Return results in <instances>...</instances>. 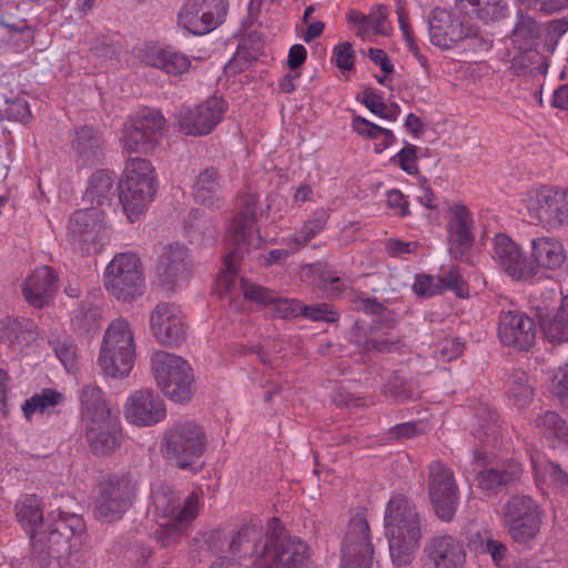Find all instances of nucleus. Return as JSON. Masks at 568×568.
<instances>
[{
    "mask_svg": "<svg viewBox=\"0 0 568 568\" xmlns=\"http://www.w3.org/2000/svg\"><path fill=\"white\" fill-rule=\"evenodd\" d=\"M16 516L31 538V562L33 568H82L85 554L72 549V539L85 530L81 516L59 511L49 514L43 521L41 500L29 495L16 505Z\"/></svg>",
    "mask_w": 568,
    "mask_h": 568,
    "instance_id": "1",
    "label": "nucleus"
},
{
    "mask_svg": "<svg viewBox=\"0 0 568 568\" xmlns=\"http://www.w3.org/2000/svg\"><path fill=\"white\" fill-rule=\"evenodd\" d=\"M384 526L393 564L409 565L422 538L420 517L413 501L403 494L393 496L386 506Z\"/></svg>",
    "mask_w": 568,
    "mask_h": 568,
    "instance_id": "2",
    "label": "nucleus"
},
{
    "mask_svg": "<svg viewBox=\"0 0 568 568\" xmlns=\"http://www.w3.org/2000/svg\"><path fill=\"white\" fill-rule=\"evenodd\" d=\"M258 196L254 193H246L241 196L240 212L234 216L229 227L226 237L227 254L224 257V270L219 281L225 282L229 290V277L237 272L239 263L250 250L258 248L264 240L255 230L257 221Z\"/></svg>",
    "mask_w": 568,
    "mask_h": 568,
    "instance_id": "3",
    "label": "nucleus"
},
{
    "mask_svg": "<svg viewBox=\"0 0 568 568\" xmlns=\"http://www.w3.org/2000/svg\"><path fill=\"white\" fill-rule=\"evenodd\" d=\"M207 436L204 428L190 420L179 422L169 427L161 440V452L166 459L172 460L180 469L197 474L202 465L195 462L204 454Z\"/></svg>",
    "mask_w": 568,
    "mask_h": 568,
    "instance_id": "4",
    "label": "nucleus"
},
{
    "mask_svg": "<svg viewBox=\"0 0 568 568\" xmlns=\"http://www.w3.org/2000/svg\"><path fill=\"white\" fill-rule=\"evenodd\" d=\"M156 192L153 166L146 159L133 158L118 182V197L123 212L132 223L144 213Z\"/></svg>",
    "mask_w": 568,
    "mask_h": 568,
    "instance_id": "5",
    "label": "nucleus"
},
{
    "mask_svg": "<svg viewBox=\"0 0 568 568\" xmlns=\"http://www.w3.org/2000/svg\"><path fill=\"white\" fill-rule=\"evenodd\" d=\"M308 546L298 537L288 536L277 518L268 521L263 552L251 568H307Z\"/></svg>",
    "mask_w": 568,
    "mask_h": 568,
    "instance_id": "6",
    "label": "nucleus"
},
{
    "mask_svg": "<svg viewBox=\"0 0 568 568\" xmlns=\"http://www.w3.org/2000/svg\"><path fill=\"white\" fill-rule=\"evenodd\" d=\"M135 345L128 321L116 318L105 331L98 364L108 376L122 378L134 365Z\"/></svg>",
    "mask_w": 568,
    "mask_h": 568,
    "instance_id": "7",
    "label": "nucleus"
},
{
    "mask_svg": "<svg viewBox=\"0 0 568 568\" xmlns=\"http://www.w3.org/2000/svg\"><path fill=\"white\" fill-rule=\"evenodd\" d=\"M151 368L156 385L171 400L185 403L193 395L192 367L175 354L158 351L151 357Z\"/></svg>",
    "mask_w": 568,
    "mask_h": 568,
    "instance_id": "8",
    "label": "nucleus"
},
{
    "mask_svg": "<svg viewBox=\"0 0 568 568\" xmlns=\"http://www.w3.org/2000/svg\"><path fill=\"white\" fill-rule=\"evenodd\" d=\"M138 483L131 474H111L99 484L94 516L102 523H114L132 507Z\"/></svg>",
    "mask_w": 568,
    "mask_h": 568,
    "instance_id": "9",
    "label": "nucleus"
},
{
    "mask_svg": "<svg viewBox=\"0 0 568 568\" xmlns=\"http://www.w3.org/2000/svg\"><path fill=\"white\" fill-rule=\"evenodd\" d=\"M504 526L510 539L528 545L540 531L542 509L527 495H513L501 508Z\"/></svg>",
    "mask_w": 568,
    "mask_h": 568,
    "instance_id": "10",
    "label": "nucleus"
},
{
    "mask_svg": "<svg viewBox=\"0 0 568 568\" xmlns=\"http://www.w3.org/2000/svg\"><path fill=\"white\" fill-rule=\"evenodd\" d=\"M528 216L548 231L568 226V189L541 186L523 199Z\"/></svg>",
    "mask_w": 568,
    "mask_h": 568,
    "instance_id": "11",
    "label": "nucleus"
},
{
    "mask_svg": "<svg viewBox=\"0 0 568 568\" xmlns=\"http://www.w3.org/2000/svg\"><path fill=\"white\" fill-rule=\"evenodd\" d=\"M165 130V119L155 109H143L129 116L121 142L128 153L148 154L155 150Z\"/></svg>",
    "mask_w": 568,
    "mask_h": 568,
    "instance_id": "12",
    "label": "nucleus"
},
{
    "mask_svg": "<svg viewBox=\"0 0 568 568\" xmlns=\"http://www.w3.org/2000/svg\"><path fill=\"white\" fill-rule=\"evenodd\" d=\"M106 291L119 301L129 302L143 294L144 277L140 258L133 253H119L104 272Z\"/></svg>",
    "mask_w": 568,
    "mask_h": 568,
    "instance_id": "13",
    "label": "nucleus"
},
{
    "mask_svg": "<svg viewBox=\"0 0 568 568\" xmlns=\"http://www.w3.org/2000/svg\"><path fill=\"white\" fill-rule=\"evenodd\" d=\"M427 486L434 514L442 521L450 523L459 504V488L453 469L439 460H433L428 465Z\"/></svg>",
    "mask_w": 568,
    "mask_h": 568,
    "instance_id": "14",
    "label": "nucleus"
},
{
    "mask_svg": "<svg viewBox=\"0 0 568 568\" xmlns=\"http://www.w3.org/2000/svg\"><path fill=\"white\" fill-rule=\"evenodd\" d=\"M72 244L82 253H99L108 241L104 210L88 207L75 211L69 221Z\"/></svg>",
    "mask_w": 568,
    "mask_h": 568,
    "instance_id": "15",
    "label": "nucleus"
},
{
    "mask_svg": "<svg viewBox=\"0 0 568 568\" xmlns=\"http://www.w3.org/2000/svg\"><path fill=\"white\" fill-rule=\"evenodd\" d=\"M229 10L227 0H186L178 13V26L201 37L221 26Z\"/></svg>",
    "mask_w": 568,
    "mask_h": 568,
    "instance_id": "16",
    "label": "nucleus"
},
{
    "mask_svg": "<svg viewBox=\"0 0 568 568\" xmlns=\"http://www.w3.org/2000/svg\"><path fill=\"white\" fill-rule=\"evenodd\" d=\"M341 551V568L372 567L374 547L369 525L364 516L357 514L349 520Z\"/></svg>",
    "mask_w": 568,
    "mask_h": 568,
    "instance_id": "17",
    "label": "nucleus"
},
{
    "mask_svg": "<svg viewBox=\"0 0 568 568\" xmlns=\"http://www.w3.org/2000/svg\"><path fill=\"white\" fill-rule=\"evenodd\" d=\"M493 258L498 268L515 282H528L535 277L531 258L505 233L493 240Z\"/></svg>",
    "mask_w": 568,
    "mask_h": 568,
    "instance_id": "18",
    "label": "nucleus"
},
{
    "mask_svg": "<svg viewBox=\"0 0 568 568\" xmlns=\"http://www.w3.org/2000/svg\"><path fill=\"white\" fill-rule=\"evenodd\" d=\"M226 108L222 98L213 95L193 108L183 109L179 116L180 131L191 136L207 135L221 122Z\"/></svg>",
    "mask_w": 568,
    "mask_h": 568,
    "instance_id": "19",
    "label": "nucleus"
},
{
    "mask_svg": "<svg viewBox=\"0 0 568 568\" xmlns=\"http://www.w3.org/2000/svg\"><path fill=\"white\" fill-rule=\"evenodd\" d=\"M448 213L450 214V219L447 222L449 254L455 260L469 262V252L475 241L471 231V212L464 204L453 203Z\"/></svg>",
    "mask_w": 568,
    "mask_h": 568,
    "instance_id": "20",
    "label": "nucleus"
},
{
    "mask_svg": "<svg viewBox=\"0 0 568 568\" xmlns=\"http://www.w3.org/2000/svg\"><path fill=\"white\" fill-rule=\"evenodd\" d=\"M535 321L519 311L503 312L499 316L498 336L504 345L528 351L536 339Z\"/></svg>",
    "mask_w": 568,
    "mask_h": 568,
    "instance_id": "21",
    "label": "nucleus"
},
{
    "mask_svg": "<svg viewBox=\"0 0 568 568\" xmlns=\"http://www.w3.org/2000/svg\"><path fill=\"white\" fill-rule=\"evenodd\" d=\"M134 54L142 63L172 75H181L191 67V60L185 53L169 45L145 42L134 48Z\"/></svg>",
    "mask_w": 568,
    "mask_h": 568,
    "instance_id": "22",
    "label": "nucleus"
},
{
    "mask_svg": "<svg viewBox=\"0 0 568 568\" xmlns=\"http://www.w3.org/2000/svg\"><path fill=\"white\" fill-rule=\"evenodd\" d=\"M126 419L138 426H152L166 416L164 400L152 389L134 392L125 403Z\"/></svg>",
    "mask_w": 568,
    "mask_h": 568,
    "instance_id": "23",
    "label": "nucleus"
},
{
    "mask_svg": "<svg viewBox=\"0 0 568 568\" xmlns=\"http://www.w3.org/2000/svg\"><path fill=\"white\" fill-rule=\"evenodd\" d=\"M150 323L153 335L163 345L176 346L185 338L186 326L181 313L166 303L155 306Z\"/></svg>",
    "mask_w": 568,
    "mask_h": 568,
    "instance_id": "24",
    "label": "nucleus"
},
{
    "mask_svg": "<svg viewBox=\"0 0 568 568\" xmlns=\"http://www.w3.org/2000/svg\"><path fill=\"white\" fill-rule=\"evenodd\" d=\"M430 42L440 49H452L466 37L465 26L447 10L435 8L427 17Z\"/></svg>",
    "mask_w": 568,
    "mask_h": 568,
    "instance_id": "25",
    "label": "nucleus"
},
{
    "mask_svg": "<svg viewBox=\"0 0 568 568\" xmlns=\"http://www.w3.org/2000/svg\"><path fill=\"white\" fill-rule=\"evenodd\" d=\"M524 473L520 462L508 458L493 467H484L478 470V487L487 495H497L508 487L517 484Z\"/></svg>",
    "mask_w": 568,
    "mask_h": 568,
    "instance_id": "26",
    "label": "nucleus"
},
{
    "mask_svg": "<svg viewBox=\"0 0 568 568\" xmlns=\"http://www.w3.org/2000/svg\"><path fill=\"white\" fill-rule=\"evenodd\" d=\"M197 504L199 496L193 491L184 499L183 507L174 518L159 525L154 531V538L162 547H170L182 540L189 524L197 516Z\"/></svg>",
    "mask_w": 568,
    "mask_h": 568,
    "instance_id": "27",
    "label": "nucleus"
},
{
    "mask_svg": "<svg viewBox=\"0 0 568 568\" xmlns=\"http://www.w3.org/2000/svg\"><path fill=\"white\" fill-rule=\"evenodd\" d=\"M266 532L258 525H244L229 542V552L235 558L243 559L242 568H251L257 564L263 552Z\"/></svg>",
    "mask_w": 568,
    "mask_h": 568,
    "instance_id": "28",
    "label": "nucleus"
},
{
    "mask_svg": "<svg viewBox=\"0 0 568 568\" xmlns=\"http://www.w3.org/2000/svg\"><path fill=\"white\" fill-rule=\"evenodd\" d=\"M424 552L434 568H462L466 561L463 544L450 535L430 538Z\"/></svg>",
    "mask_w": 568,
    "mask_h": 568,
    "instance_id": "29",
    "label": "nucleus"
},
{
    "mask_svg": "<svg viewBox=\"0 0 568 568\" xmlns=\"http://www.w3.org/2000/svg\"><path fill=\"white\" fill-rule=\"evenodd\" d=\"M90 448L97 456H109L121 445V426L111 417L92 420L85 432Z\"/></svg>",
    "mask_w": 568,
    "mask_h": 568,
    "instance_id": "30",
    "label": "nucleus"
},
{
    "mask_svg": "<svg viewBox=\"0 0 568 568\" xmlns=\"http://www.w3.org/2000/svg\"><path fill=\"white\" fill-rule=\"evenodd\" d=\"M58 277L50 266H41L30 274L22 286V293L27 302L42 308L53 298L58 291Z\"/></svg>",
    "mask_w": 568,
    "mask_h": 568,
    "instance_id": "31",
    "label": "nucleus"
},
{
    "mask_svg": "<svg viewBox=\"0 0 568 568\" xmlns=\"http://www.w3.org/2000/svg\"><path fill=\"white\" fill-rule=\"evenodd\" d=\"M187 248L180 243L169 244L160 257L158 275L162 283L173 285L192 272Z\"/></svg>",
    "mask_w": 568,
    "mask_h": 568,
    "instance_id": "32",
    "label": "nucleus"
},
{
    "mask_svg": "<svg viewBox=\"0 0 568 568\" xmlns=\"http://www.w3.org/2000/svg\"><path fill=\"white\" fill-rule=\"evenodd\" d=\"M241 290L245 298L268 306L270 310L281 318L300 316L301 302L298 300L282 298L276 292L245 280L241 281Z\"/></svg>",
    "mask_w": 568,
    "mask_h": 568,
    "instance_id": "33",
    "label": "nucleus"
},
{
    "mask_svg": "<svg viewBox=\"0 0 568 568\" xmlns=\"http://www.w3.org/2000/svg\"><path fill=\"white\" fill-rule=\"evenodd\" d=\"M531 262L535 268V276L539 268L550 271L559 270L567 260V252L558 239L540 236L531 241Z\"/></svg>",
    "mask_w": 568,
    "mask_h": 568,
    "instance_id": "34",
    "label": "nucleus"
},
{
    "mask_svg": "<svg viewBox=\"0 0 568 568\" xmlns=\"http://www.w3.org/2000/svg\"><path fill=\"white\" fill-rule=\"evenodd\" d=\"M118 193L116 174L110 170H98L91 174L83 201L94 209L111 206Z\"/></svg>",
    "mask_w": 568,
    "mask_h": 568,
    "instance_id": "35",
    "label": "nucleus"
},
{
    "mask_svg": "<svg viewBox=\"0 0 568 568\" xmlns=\"http://www.w3.org/2000/svg\"><path fill=\"white\" fill-rule=\"evenodd\" d=\"M471 434L483 443H494L501 429L497 412L487 403L479 402L471 407Z\"/></svg>",
    "mask_w": 568,
    "mask_h": 568,
    "instance_id": "36",
    "label": "nucleus"
},
{
    "mask_svg": "<svg viewBox=\"0 0 568 568\" xmlns=\"http://www.w3.org/2000/svg\"><path fill=\"white\" fill-rule=\"evenodd\" d=\"M536 433L554 447H568V424L556 412L539 414L532 422Z\"/></svg>",
    "mask_w": 568,
    "mask_h": 568,
    "instance_id": "37",
    "label": "nucleus"
},
{
    "mask_svg": "<svg viewBox=\"0 0 568 568\" xmlns=\"http://www.w3.org/2000/svg\"><path fill=\"white\" fill-rule=\"evenodd\" d=\"M539 326L548 343L552 345L568 343V294L564 296L555 314L539 318Z\"/></svg>",
    "mask_w": 568,
    "mask_h": 568,
    "instance_id": "38",
    "label": "nucleus"
},
{
    "mask_svg": "<svg viewBox=\"0 0 568 568\" xmlns=\"http://www.w3.org/2000/svg\"><path fill=\"white\" fill-rule=\"evenodd\" d=\"M221 190L222 176L215 168H205L200 172L194 184V196L197 202L211 209L220 207Z\"/></svg>",
    "mask_w": 568,
    "mask_h": 568,
    "instance_id": "39",
    "label": "nucleus"
},
{
    "mask_svg": "<svg viewBox=\"0 0 568 568\" xmlns=\"http://www.w3.org/2000/svg\"><path fill=\"white\" fill-rule=\"evenodd\" d=\"M184 230L190 241L199 245L213 242L216 237V225L213 219L200 209L189 212Z\"/></svg>",
    "mask_w": 568,
    "mask_h": 568,
    "instance_id": "40",
    "label": "nucleus"
},
{
    "mask_svg": "<svg viewBox=\"0 0 568 568\" xmlns=\"http://www.w3.org/2000/svg\"><path fill=\"white\" fill-rule=\"evenodd\" d=\"M79 400L83 409V416L90 422L110 417V409L103 392L95 383L83 385Z\"/></svg>",
    "mask_w": 568,
    "mask_h": 568,
    "instance_id": "41",
    "label": "nucleus"
},
{
    "mask_svg": "<svg viewBox=\"0 0 568 568\" xmlns=\"http://www.w3.org/2000/svg\"><path fill=\"white\" fill-rule=\"evenodd\" d=\"M464 9L485 23L497 22L508 17V4L504 0H460Z\"/></svg>",
    "mask_w": 568,
    "mask_h": 568,
    "instance_id": "42",
    "label": "nucleus"
},
{
    "mask_svg": "<svg viewBox=\"0 0 568 568\" xmlns=\"http://www.w3.org/2000/svg\"><path fill=\"white\" fill-rule=\"evenodd\" d=\"M73 149L84 162H95L101 154V136L91 126L83 125L75 130Z\"/></svg>",
    "mask_w": 568,
    "mask_h": 568,
    "instance_id": "43",
    "label": "nucleus"
},
{
    "mask_svg": "<svg viewBox=\"0 0 568 568\" xmlns=\"http://www.w3.org/2000/svg\"><path fill=\"white\" fill-rule=\"evenodd\" d=\"M65 400V396L54 388H42L39 393L33 394L24 400L22 410L27 419H31L32 415L39 413L44 414L50 408H54Z\"/></svg>",
    "mask_w": 568,
    "mask_h": 568,
    "instance_id": "44",
    "label": "nucleus"
},
{
    "mask_svg": "<svg viewBox=\"0 0 568 568\" xmlns=\"http://www.w3.org/2000/svg\"><path fill=\"white\" fill-rule=\"evenodd\" d=\"M542 34V27L535 18L519 10L516 17V23L513 29V40L520 45L530 47Z\"/></svg>",
    "mask_w": 568,
    "mask_h": 568,
    "instance_id": "45",
    "label": "nucleus"
},
{
    "mask_svg": "<svg viewBox=\"0 0 568 568\" xmlns=\"http://www.w3.org/2000/svg\"><path fill=\"white\" fill-rule=\"evenodd\" d=\"M72 325L79 335H93L100 329L101 315L90 302H83L74 311Z\"/></svg>",
    "mask_w": 568,
    "mask_h": 568,
    "instance_id": "46",
    "label": "nucleus"
},
{
    "mask_svg": "<svg viewBox=\"0 0 568 568\" xmlns=\"http://www.w3.org/2000/svg\"><path fill=\"white\" fill-rule=\"evenodd\" d=\"M224 531L220 528L197 532L191 541V551L200 556H211L223 549Z\"/></svg>",
    "mask_w": 568,
    "mask_h": 568,
    "instance_id": "47",
    "label": "nucleus"
},
{
    "mask_svg": "<svg viewBox=\"0 0 568 568\" xmlns=\"http://www.w3.org/2000/svg\"><path fill=\"white\" fill-rule=\"evenodd\" d=\"M508 395L517 407H525L532 400V387L523 371H515L508 378Z\"/></svg>",
    "mask_w": 568,
    "mask_h": 568,
    "instance_id": "48",
    "label": "nucleus"
},
{
    "mask_svg": "<svg viewBox=\"0 0 568 568\" xmlns=\"http://www.w3.org/2000/svg\"><path fill=\"white\" fill-rule=\"evenodd\" d=\"M510 68L517 75H528L534 72H544V57L527 45L511 59Z\"/></svg>",
    "mask_w": 568,
    "mask_h": 568,
    "instance_id": "49",
    "label": "nucleus"
},
{
    "mask_svg": "<svg viewBox=\"0 0 568 568\" xmlns=\"http://www.w3.org/2000/svg\"><path fill=\"white\" fill-rule=\"evenodd\" d=\"M395 7H396V14L398 17L399 29L403 33L404 40L407 43L409 52H412V54L416 58V60L420 63V65L426 68L428 60L424 54H422L420 49L415 41L414 34H413V29L408 21V13L406 11V1L405 0H396Z\"/></svg>",
    "mask_w": 568,
    "mask_h": 568,
    "instance_id": "50",
    "label": "nucleus"
},
{
    "mask_svg": "<svg viewBox=\"0 0 568 568\" xmlns=\"http://www.w3.org/2000/svg\"><path fill=\"white\" fill-rule=\"evenodd\" d=\"M362 103L374 114L382 119L396 121L400 114V106L397 103L387 105L383 98L371 88L364 90Z\"/></svg>",
    "mask_w": 568,
    "mask_h": 568,
    "instance_id": "51",
    "label": "nucleus"
},
{
    "mask_svg": "<svg viewBox=\"0 0 568 568\" xmlns=\"http://www.w3.org/2000/svg\"><path fill=\"white\" fill-rule=\"evenodd\" d=\"M329 213L325 209H318L312 213L310 219L304 223L300 231V236L296 239L303 245L310 242L316 234H318L326 225Z\"/></svg>",
    "mask_w": 568,
    "mask_h": 568,
    "instance_id": "52",
    "label": "nucleus"
},
{
    "mask_svg": "<svg viewBox=\"0 0 568 568\" xmlns=\"http://www.w3.org/2000/svg\"><path fill=\"white\" fill-rule=\"evenodd\" d=\"M0 26L10 33H19L27 44L34 42V29L28 23L27 19L14 17L12 13L4 12L0 16Z\"/></svg>",
    "mask_w": 568,
    "mask_h": 568,
    "instance_id": "53",
    "label": "nucleus"
},
{
    "mask_svg": "<svg viewBox=\"0 0 568 568\" xmlns=\"http://www.w3.org/2000/svg\"><path fill=\"white\" fill-rule=\"evenodd\" d=\"M300 315L313 322H336L338 313L326 303L304 305L301 303Z\"/></svg>",
    "mask_w": 568,
    "mask_h": 568,
    "instance_id": "54",
    "label": "nucleus"
},
{
    "mask_svg": "<svg viewBox=\"0 0 568 568\" xmlns=\"http://www.w3.org/2000/svg\"><path fill=\"white\" fill-rule=\"evenodd\" d=\"M53 346V351L60 362L63 364L68 372H72L77 368L78 356L75 345L68 338H58L50 342Z\"/></svg>",
    "mask_w": 568,
    "mask_h": 568,
    "instance_id": "55",
    "label": "nucleus"
},
{
    "mask_svg": "<svg viewBox=\"0 0 568 568\" xmlns=\"http://www.w3.org/2000/svg\"><path fill=\"white\" fill-rule=\"evenodd\" d=\"M405 143L406 145L392 156L390 162L398 165L406 173L414 175L418 173L417 152L419 148L407 142Z\"/></svg>",
    "mask_w": 568,
    "mask_h": 568,
    "instance_id": "56",
    "label": "nucleus"
},
{
    "mask_svg": "<svg viewBox=\"0 0 568 568\" xmlns=\"http://www.w3.org/2000/svg\"><path fill=\"white\" fill-rule=\"evenodd\" d=\"M385 392L396 399L405 400L413 397L414 387L413 384L397 371L385 384Z\"/></svg>",
    "mask_w": 568,
    "mask_h": 568,
    "instance_id": "57",
    "label": "nucleus"
},
{
    "mask_svg": "<svg viewBox=\"0 0 568 568\" xmlns=\"http://www.w3.org/2000/svg\"><path fill=\"white\" fill-rule=\"evenodd\" d=\"M37 324L29 318H14L11 320L8 324V332L12 335L19 343L24 342L29 343L30 341L36 339L37 333Z\"/></svg>",
    "mask_w": 568,
    "mask_h": 568,
    "instance_id": "58",
    "label": "nucleus"
},
{
    "mask_svg": "<svg viewBox=\"0 0 568 568\" xmlns=\"http://www.w3.org/2000/svg\"><path fill=\"white\" fill-rule=\"evenodd\" d=\"M480 540L481 551L488 554L496 566H501L507 558L508 547L505 542L494 539L488 532Z\"/></svg>",
    "mask_w": 568,
    "mask_h": 568,
    "instance_id": "59",
    "label": "nucleus"
},
{
    "mask_svg": "<svg viewBox=\"0 0 568 568\" xmlns=\"http://www.w3.org/2000/svg\"><path fill=\"white\" fill-rule=\"evenodd\" d=\"M153 504L156 511L163 517L174 518L178 511L183 507L173 493L156 491L153 496Z\"/></svg>",
    "mask_w": 568,
    "mask_h": 568,
    "instance_id": "60",
    "label": "nucleus"
},
{
    "mask_svg": "<svg viewBox=\"0 0 568 568\" xmlns=\"http://www.w3.org/2000/svg\"><path fill=\"white\" fill-rule=\"evenodd\" d=\"M317 285L328 298L338 297L345 290L344 281L334 271L323 272Z\"/></svg>",
    "mask_w": 568,
    "mask_h": 568,
    "instance_id": "61",
    "label": "nucleus"
},
{
    "mask_svg": "<svg viewBox=\"0 0 568 568\" xmlns=\"http://www.w3.org/2000/svg\"><path fill=\"white\" fill-rule=\"evenodd\" d=\"M120 50V44L109 37L95 38L90 47V52L93 57L99 59H116Z\"/></svg>",
    "mask_w": 568,
    "mask_h": 568,
    "instance_id": "62",
    "label": "nucleus"
},
{
    "mask_svg": "<svg viewBox=\"0 0 568 568\" xmlns=\"http://www.w3.org/2000/svg\"><path fill=\"white\" fill-rule=\"evenodd\" d=\"M440 284H443V282L438 276L419 274L416 276L413 290L418 296L432 297L442 294Z\"/></svg>",
    "mask_w": 568,
    "mask_h": 568,
    "instance_id": "63",
    "label": "nucleus"
},
{
    "mask_svg": "<svg viewBox=\"0 0 568 568\" xmlns=\"http://www.w3.org/2000/svg\"><path fill=\"white\" fill-rule=\"evenodd\" d=\"M400 339L389 335L368 338L363 344V352L393 353L399 348Z\"/></svg>",
    "mask_w": 568,
    "mask_h": 568,
    "instance_id": "64",
    "label": "nucleus"
}]
</instances>
